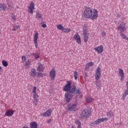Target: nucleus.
<instances>
[{
  "label": "nucleus",
  "mask_w": 128,
  "mask_h": 128,
  "mask_svg": "<svg viewBox=\"0 0 128 128\" xmlns=\"http://www.w3.org/2000/svg\"><path fill=\"white\" fill-rule=\"evenodd\" d=\"M98 120L99 122V124H102V122H106L108 120V118H98Z\"/></svg>",
  "instance_id": "nucleus-22"
},
{
  "label": "nucleus",
  "mask_w": 128,
  "mask_h": 128,
  "mask_svg": "<svg viewBox=\"0 0 128 128\" xmlns=\"http://www.w3.org/2000/svg\"><path fill=\"white\" fill-rule=\"evenodd\" d=\"M11 18L13 20H16V16L14 14H11Z\"/></svg>",
  "instance_id": "nucleus-42"
},
{
  "label": "nucleus",
  "mask_w": 128,
  "mask_h": 128,
  "mask_svg": "<svg viewBox=\"0 0 128 128\" xmlns=\"http://www.w3.org/2000/svg\"><path fill=\"white\" fill-rule=\"evenodd\" d=\"M84 42L86 44L88 42V33H83Z\"/></svg>",
  "instance_id": "nucleus-18"
},
{
  "label": "nucleus",
  "mask_w": 128,
  "mask_h": 128,
  "mask_svg": "<svg viewBox=\"0 0 128 128\" xmlns=\"http://www.w3.org/2000/svg\"><path fill=\"white\" fill-rule=\"evenodd\" d=\"M102 76V73L100 71V68L98 67L96 71L95 74V80L96 81H95V84L96 86V88H97L98 90H100L102 88V84L98 82V80L100 78V76Z\"/></svg>",
  "instance_id": "nucleus-3"
},
{
  "label": "nucleus",
  "mask_w": 128,
  "mask_h": 128,
  "mask_svg": "<svg viewBox=\"0 0 128 128\" xmlns=\"http://www.w3.org/2000/svg\"><path fill=\"white\" fill-rule=\"evenodd\" d=\"M2 72V68L0 66V72Z\"/></svg>",
  "instance_id": "nucleus-51"
},
{
  "label": "nucleus",
  "mask_w": 128,
  "mask_h": 128,
  "mask_svg": "<svg viewBox=\"0 0 128 128\" xmlns=\"http://www.w3.org/2000/svg\"><path fill=\"white\" fill-rule=\"evenodd\" d=\"M22 62L23 64H24V62H26V57L25 56H22Z\"/></svg>",
  "instance_id": "nucleus-38"
},
{
  "label": "nucleus",
  "mask_w": 128,
  "mask_h": 128,
  "mask_svg": "<svg viewBox=\"0 0 128 128\" xmlns=\"http://www.w3.org/2000/svg\"><path fill=\"white\" fill-rule=\"evenodd\" d=\"M6 10V5L4 3H0V10Z\"/></svg>",
  "instance_id": "nucleus-23"
},
{
  "label": "nucleus",
  "mask_w": 128,
  "mask_h": 128,
  "mask_svg": "<svg viewBox=\"0 0 128 128\" xmlns=\"http://www.w3.org/2000/svg\"><path fill=\"white\" fill-rule=\"evenodd\" d=\"M75 92H76V94H78V96H80V94H82V90H80V88H76V90Z\"/></svg>",
  "instance_id": "nucleus-33"
},
{
  "label": "nucleus",
  "mask_w": 128,
  "mask_h": 128,
  "mask_svg": "<svg viewBox=\"0 0 128 128\" xmlns=\"http://www.w3.org/2000/svg\"><path fill=\"white\" fill-rule=\"evenodd\" d=\"M33 98H34V100H38V98H39V96L38 94V93L33 94Z\"/></svg>",
  "instance_id": "nucleus-39"
},
{
  "label": "nucleus",
  "mask_w": 128,
  "mask_h": 128,
  "mask_svg": "<svg viewBox=\"0 0 128 128\" xmlns=\"http://www.w3.org/2000/svg\"><path fill=\"white\" fill-rule=\"evenodd\" d=\"M73 38L78 44H82V38L78 32H76Z\"/></svg>",
  "instance_id": "nucleus-8"
},
{
  "label": "nucleus",
  "mask_w": 128,
  "mask_h": 128,
  "mask_svg": "<svg viewBox=\"0 0 128 128\" xmlns=\"http://www.w3.org/2000/svg\"><path fill=\"white\" fill-rule=\"evenodd\" d=\"M46 76V74H42V73H40V72H37V76L38 78H43L44 76Z\"/></svg>",
  "instance_id": "nucleus-30"
},
{
  "label": "nucleus",
  "mask_w": 128,
  "mask_h": 128,
  "mask_svg": "<svg viewBox=\"0 0 128 128\" xmlns=\"http://www.w3.org/2000/svg\"><path fill=\"white\" fill-rule=\"evenodd\" d=\"M128 95V88H126L122 95V98L124 100H126V96Z\"/></svg>",
  "instance_id": "nucleus-25"
},
{
  "label": "nucleus",
  "mask_w": 128,
  "mask_h": 128,
  "mask_svg": "<svg viewBox=\"0 0 128 128\" xmlns=\"http://www.w3.org/2000/svg\"><path fill=\"white\" fill-rule=\"evenodd\" d=\"M38 32L35 30L34 31V34H33V40L35 48H38Z\"/></svg>",
  "instance_id": "nucleus-6"
},
{
  "label": "nucleus",
  "mask_w": 128,
  "mask_h": 128,
  "mask_svg": "<svg viewBox=\"0 0 128 128\" xmlns=\"http://www.w3.org/2000/svg\"><path fill=\"white\" fill-rule=\"evenodd\" d=\"M91 114L92 113L90 112V111L85 109L82 112L81 116L82 118H84V120H88V118L90 116Z\"/></svg>",
  "instance_id": "nucleus-5"
},
{
  "label": "nucleus",
  "mask_w": 128,
  "mask_h": 128,
  "mask_svg": "<svg viewBox=\"0 0 128 128\" xmlns=\"http://www.w3.org/2000/svg\"><path fill=\"white\" fill-rule=\"evenodd\" d=\"M94 99L93 98H92L90 96H88L86 98V102L89 104H90V102H94Z\"/></svg>",
  "instance_id": "nucleus-26"
},
{
  "label": "nucleus",
  "mask_w": 128,
  "mask_h": 128,
  "mask_svg": "<svg viewBox=\"0 0 128 128\" xmlns=\"http://www.w3.org/2000/svg\"><path fill=\"white\" fill-rule=\"evenodd\" d=\"M56 28L58 30H64V26H62V25L60 24H58L56 26Z\"/></svg>",
  "instance_id": "nucleus-31"
},
{
  "label": "nucleus",
  "mask_w": 128,
  "mask_h": 128,
  "mask_svg": "<svg viewBox=\"0 0 128 128\" xmlns=\"http://www.w3.org/2000/svg\"><path fill=\"white\" fill-rule=\"evenodd\" d=\"M126 88H128V80H127L126 82Z\"/></svg>",
  "instance_id": "nucleus-49"
},
{
  "label": "nucleus",
  "mask_w": 128,
  "mask_h": 128,
  "mask_svg": "<svg viewBox=\"0 0 128 128\" xmlns=\"http://www.w3.org/2000/svg\"><path fill=\"white\" fill-rule=\"evenodd\" d=\"M120 77L121 82H124V76H120Z\"/></svg>",
  "instance_id": "nucleus-47"
},
{
  "label": "nucleus",
  "mask_w": 128,
  "mask_h": 128,
  "mask_svg": "<svg viewBox=\"0 0 128 128\" xmlns=\"http://www.w3.org/2000/svg\"><path fill=\"white\" fill-rule=\"evenodd\" d=\"M34 58L35 60H38V58H40V54L38 52H36L34 54Z\"/></svg>",
  "instance_id": "nucleus-29"
},
{
  "label": "nucleus",
  "mask_w": 128,
  "mask_h": 128,
  "mask_svg": "<svg viewBox=\"0 0 128 128\" xmlns=\"http://www.w3.org/2000/svg\"><path fill=\"white\" fill-rule=\"evenodd\" d=\"M78 71L75 70L74 72V80H78Z\"/></svg>",
  "instance_id": "nucleus-36"
},
{
  "label": "nucleus",
  "mask_w": 128,
  "mask_h": 128,
  "mask_svg": "<svg viewBox=\"0 0 128 128\" xmlns=\"http://www.w3.org/2000/svg\"><path fill=\"white\" fill-rule=\"evenodd\" d=\"M107 116L108 118H114V113L112 112V111L109 110L107 112Z\"/></svg>",
  "instance_id": "nucleus-21"
},
{
  "label": "nucleus",
  "mask_w": 128,
  "mask_h": 128,
  "mask_svg": "<svg viewBox=\"0 0 128 128\" xmlns=\"http://www.w3.org/2000/svg\"><path fill=\"white\" fill-rule=\"evenodd\" d=\"M36 86H34L32 88V92L33 94H36Z\"/></svg>",
  "instance_id": "nucleus-44"
},
{
  "label": "nucleus",
  "mask_w": 128,
  "mask_h": 128,
  "mask_svg": "<svg viewBox=\"0 0 128 128\" xmlns=\"http://www.w3.org/2000/svg\"><path fill=\"white\" fill-rule=\"evenodd\" d=\"M95 52H97L98 54H102L104 52V46L100 45L94 48Z\"/></svg>",
  "instance_id": "nucleus-10"
},
{
  "label": "nucleus",
  "mask_w": 128,
  "mask_h": 128,
  "mask_svg": "<svg viewBox=\"0 0 128 128\" xmlns=\"http://www.w3.org/2000/svg\"><path fill=\"white\" fill-rule=\"evenodd\" d=\"M72 30L70 29L69 28H64L62 32H66V34H68V32H70Z\"/></svg>",
  "instance_id": "nucleus-35"
},
{
  "label": "nucleus",
  "mask_w": 128,
  "mask_h": 128,
  "mask_svg": "<svg viewBox=\"0 0 128 128\" xmlns=\"http://www.w3.org/2000/svg\"><path fill=\"white\" fill-rule=\"evenodd\" d=\"M33 104H34V106H36L38 104V99H34V101L33 102Z\"/></svg>",
  "instance_id": "nucleus-43"
},
{
  "label": "nucleus",
  "mask_w": 128,
  "mask_h": 128,
  "mask_svg": "<svg viewBox=\"0 0 128 128\" xmlns=\"http://www.w3.org/2000/svg\"><path fill=\"white\" fill-rule=\"evenodd\" d=\"M82 128V124L81 125H78L77 128Z\"/></svg>",
  "instance_id": "nucleus-52"
},
{
  "label": "nucleus",
  "mask_w": 128,
  "mask_h": 128,
  "mask_svg": "<svg viewBox=\"0 0 128 128\" xmlns=\"http://www.w3.org/2000/svg\"><path fill=\"white\" fill-rule=\"evenodd\" d=\"M56 70L54 69H52L50 72V76L52 80H54L56 79Z\"/></svg>",
  "instance_id": "nucleus-12"
},
{
  "label": "nucleus",
  "mask_w": 128,
  "mask_h": 128,
  "mask_svg": "<svg viewBox=\"0 0 128 128\" xmlns=\"http://www.w3.org/2000/svg\"><path fill=\"white\" fill-rule=\"evenodd\" d=\"M68 112H76L78 110V103L70 104L67 107Z\"/></svg>",
  "instance_id": "nucleus-4"
},
{
  "label": "nucleus",
  "mask_w": 128,
  "mask_h": 128,
  "mask_svg": "<svg viewBox=\"0 0 128 128\" xmlns=\"http://www.w3.org/2000/svg\"><path fill=\"white\" fill-rule=\"evenodd\" d=\"M75 124H77L78 126H80L82 124L80 121L78 119L75 120Z\"/></svg>",
  "instance_id": "nucleus-41"
},
{
  "label": "nucleus",
  "mask_w": 128,
  "mask_h": 128,
  "mask_svg": "<svg viewBox=\"0 0 128 128\" xmlns=\"http://www.w3.org/2000/svg\"><path fill=\"white\" fill-rule=\"evenodd\" d=\"M50 122H52V120L49 119L48 120L46 121V122H47V124H50Z\"/></svg>",
  "instance_id": "nucleus-48"
},
{
  "label": "nucleus",
  "mask_w": 128,
  "mask_h": 128,
  "mask_svg": "<svg viewBox=\"0 0 128 128\" xmlns=\"http://www.w3.org/2000/svg\"><path fill=\"white\" fill-rule=\"evenodd\" d=\"M90 66H94V62H90L86 64L85 70H88Z\"/></svg>",
  "instance_id": "nucleus-17"
},
{
  "label": "nucleus",
  "mask_w": 128,
  "mask_h": 128,
  "mask_svg": "<svg viewBox=\"0 0 128 128\" xmlns=\"http://www.w3.org/2000/svg\"><path fill=\"white\" fill-rule=\"evenodd\" d=\"M96 124H100V122L98 121V119H97L94 122H92L90 124V126H94Z\"/></svg>",
  "instance_id": "nucleus-24"
},
{
  "label": "nucleus",
  "mask_w": 128,
  "mask_h": 128,
  "mask_svg": "<svg viewBox=\"0 0 128 128\" xmlns=\"http://www.w3.org/2000/svg\"><path fill=\"white\" fill-rule=\"evenodd\" d=\"M120 36H122V38L123 40H128V38L126 36L125 34H124V33H120Z\"/></svg>",
  "instance_id": "nucleus-32"
},
{
  "label": "nucleus",
  "mask_w": 128,
  "mask_h": 128,
  "mask_svg": "<svg viewBox=\"0 0 128 128\" xmlns=\"http://www.w3.org/2000/svg\"><path fill=\"white\" fill-rule=\"evenodd\" d=\"M83 15L86 18H90L92 20H94L98 16V12L96 8L92 10V8L88 7L84 10Z\"/></svg>",
  "instance_id": "nucleus-1"
},
{
  "label": "nucleus",
  "mask_w": 128,
  "mask_h": 128,
  "mask_svg": "<svg viewBox=\"0 0 128 128\" xmlns=\"http://www.w3.org/2000/svg\"><path fill=\"white\" fill-rule=\"evenodd\" d=\"M2 65L3 66L6 68V66H8V64L6 60H2Z\"/></svg>",
  "instance_id": "nucleus-34"
},
{
  "label": "nucleus",
  "mask_w": 128,
  "mask_h": 128,
  "mask_svg": "<svg viewBox=\"0 0 128 128\" xmlns=\"http://www.w3.org/2000/svg\"><path fill=\"white\" fill-rule=\"evenodd\" d=\"M30 76H32V78H36V74H38V72H36V69L34 68H32L30 70Z\"/></svg>",
  "instance_id": "nucleus-14"
},
{
  "label": "nucleus",
  "mask_w": 128,
  "mask_h": 128,
  "mask_svg": "<svg viewBox=\"0 0 128 128\" xmlns=\"http://www.w3.org/2000/svg\"><path fill=\"white\" fill-rule=\"evenodd\" d=\"M52 110L50 108L46 112L42 113L41 116H50L52 114Z\"/></svg>",
  "instance_id": "nucleus-13"
},
{
  "label": "nucleus",
  "mask_w": 128,
  "mask_h": 128,
  "mask_svg": "<svg viewBox=\"0 0 128 128\" xmlns=\"http://www.w3.org/2000/svg\"><path fill=\"white\" fill-rule=\"evenodd\" d=\"M88 33V26L84 24L83 26V34Z\"/></svg>",
  "instance_id": "nucleus-37"
},
{
  "label": "nucleus",
  "mask_w": 128,
  "mask_h": 128,
  "mask_svg": "<svg viewBox=\"0 0 128 128\" xmlns=\"http://www.w3.org/2000/svg\"><path fill=\"white\" fill-rule=\"evenodd\" d=\"M30 128H38V123L36 122H31L30 124Z\"/></svg>",
  "instance_id": "nucleus-20"
},
{
  "label": "nucleus",
  "mask_w": 128,
  "mask_h": 128,
  "mask_svg": "<svg viewBox=\"0 0 128 128\" xmlns=\"http://www.w3.org/2000/svg\"><path fill=\"white\" fill-rule=\"evenodd\" d=\"M101 34L102 36H106V33L105 32H103L101 33Z\"/></svg>",
  "instance_id": "nucleus-45"
},
{
  "label": "nucleus",
  "mask_w": 128,
  "mask_h": 128,
  "mask_svg": "<svg viewBox=\"0 0 128 128\" xmlns=\"http://www.w3.org/2000/svg\"><path fill=\"white\" fill-rule=\"evenodd\" d=\"M76 90V86L73 85L72 86V82L70 81H66V84L63 88L64 92L74 93Z\"/></svg>",
  "instance_id": "nucleus-2"
},
{
  "label": "nucleus",
  "mask_w": 128,
  "mask_h": 128,
  "mask_svg": "<svg viewBox=\"0 0 128 128\" xmlns=\"http://www.w3.org/2000/svg\"><path fill=\"white\" fill-rule=\"evenodd\" d=\"M42 28H46V24H42Z\"/></svg>",
  "instance_id": "nucleus-46"
},
{
  "label": "nucleus",
  "mask_w": 128,
  "mask_h": 128,
  "mask_svg": "<svg viewBox=\"0 0 128 128\" xmlns=\"http://www.w3.org/2000/svg\"><path fill=\"white\" fill-rule=\"evenodd\" d=\"M73 96L72 92H66L64 94L65 100H66L67 102H70Z\"/></svg>",
  "instance_id": "nucleus-7"
},
{
  "label": "nucleus",
  "mask_w": 128,
  "mask_h": 128,
  "mask_svg": "<svg viewBox=\"0 0 128 128\" xmlns=\"http://www.w3.org/2000/svg\"><path fill=\"white\" fill-rule=\"evenodd\" d=\"M14 110H8L5 113V116H14Z\"/></svg>",
  "instance_id": "nucleus-15"
},
{
  "label": "nucleus",
  "mask_w": 128,
  "mask_h": 128,
  "mask_svg": "<svg viewBox=\"0 0 128 128\" xmlns=\"http://www.w3.org/2000/svg\"><path fill=\"white\" fill-rule=\"evenodd\" d=\"M34 2H30L29 6L28 7V12L30 14H34Z\"/></svg>",
  "instance_id": "nucleus-9"
},
{
  "label": "nucleus",
  "mask_w": 128,
  "mask_h": 128,
  "mask_svg": "<svg viewBox=\"0 0 128 128\" xmlns=\"http://www.w3.org/2000/svg\"><path fill=\"white\" fill-rule=\"evenodd\" d=\"M20 28V26H18V25L16 26L13 28L12 29V31L15 32V30H18V28Z\"/></svg>",
  "instance_id": "nucleus-40"
},
{
  "label": "nucleus",
  "mask_w": 128,
  "mask_h": 128,
  "mask_svg": "<svg viewBox=\"0 0 128 128\" xmlns=\"http://www.w3.org/2000/svg\"><path fill=\"white\" fill-rule=\"evenodd\" d=\"M120 16H122L120 14H118V15H117L118 18H120Z\"/></svg>",
  "instance_id": "nucleus-50"
},
{
  "label": "nucleus",
  "mask_w": 128,
  "mask_h": 128,
  "mask_svg": "<svg viewBox=\"0 0 128 128\" xmlns=\"http://www.w3.org/2000/svg\"><path fill=\"white\" fill-rule=\"evenodd\" d=\"M36 18L37 20H40L42 18V14H40V12H38L36 13Z\"/></svg>",
  "instance_id": "nucleus-27"
},
{
  "label": "nucleus",
  "mask_w": 128,
  "mask_h": 128,
  "mask_svg": "<svg viewBox=\"0 0 128 128\" xmlns=\"http://www.w3.org/2000/svg\"><path fill=\"white\" fill-rule=\"evenodd\" d=\"M30 66V60L28 59L24 64L26 68H29Z\"/></svg>",
  "instance_id": "nucleus-19"
},
{
  "label": "nucleus",
  "mask_w": 128,
  "mask_h": 128,
  "mask_svg": "<svg viewBox=\"0 0 128 128\" xmlns=\"http://www.w3.org/2000/svg\"><path fill=\"white\" fill-rule=\"evenodd\" d=\"M118 30H120V34L124 32L125 30H126V24H120L118 28Z\"/></svg>",
  "instance_id": "nucleus-11"
},
{
  "label": "nucleus",
  "mask_w": 128,
  "mask_h": 128,
  "mask_svg": "<svg viewBox=\"0 0 128 128\" xmlns=\"http://www.w3.org/2000/svg\"><path fill=\"white\" fill-rule=\"evenodd\" d=\"M71 128H74V127L73 126H71Z\"/></svg>",
  "instance_id": "nucleus-53"
},
{
  "label": "nucleus",
  "mask_w": 128,
  "mask_h": 128,
  "mask_svg": "<svg viewBox=\"0 0 128 128\" xmlns=\"http://www.w3.org/2000/svg\"><path fill=\"white\" fill-rule=\"evenodd\" d=\"M44 70V66L42 64H39L38 67L37 68V71L39 72H42Z\"/></svg>",
  "instance_id": "nucleus-16"
},
{
  "label": "nucleus",
  "mask_w": 128,
  "mask_h": 128,
  "mask_svg": "<svg viewBox=\"0 0 128 128\" xmlns=\"http://www.w3.org/2000/svg\"><path fill=\"white\" fill-rule=\"evenodd\" d=\"M118 72L120 76H124V70L122 69L119 68Z\"/></svg>",
  "instance_id": "nucleus-28"
}]
</instances>
